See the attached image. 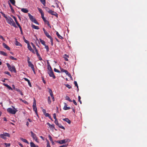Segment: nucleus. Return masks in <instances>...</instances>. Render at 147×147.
<instances>
[{"label":"nucleus","instance_id":"f3484780","mask_svg":"<svg viewBox=\"0 0 147 147\" xmlns=\"http://www.w3.org/2000/svg\"><path fill=\"white\" fill-rule=\"evenodd\" d=\"M21 11L24 13H27L28 11V10L26 8L22 9Z\"/></svg>","mask_w":147,"mask_h":147},{"label":"nucleus","instance_id":"052dcab7","mask_svg":"<svg viewBox=\"0 0 147 147\" xmlns=\"http://www.w3.org/2000/svg\"><path fill=\"white\" fill-rule=\"evenodd\" d=\"M60 69L61 70V71L62 72H64L66 70H65L63 69L60 68Z\"/></svg>","mask_w":147,"mask_h":147},{"label":"nucleus","instance_id":"774afa93","mask_svg":"<svg viewBox=\"0 0 147 147\" xmlns=\"http://www.w3.org/2000/svg\"><path fill=\"white\" fill-rule=\"evenodd\" d=\"M43 21L45 22V23H47L48 22V21L45 18L44 19H43Z\"/></svg>","mask_w":147,"mask_h":147},{"label":"nucleus","instance_id":"cd10ccee","mask_svg":"<svg viewBox=\"0 0 147 147\" xmlns=\"http://www.w3.org/2000/svg\"><path fill=\"white\" fill-rule=\"evenodd\" d=\"M40 1L42 3V4L44 6H45L46 2L45 0H40Z\"/></svg>","mask_w":147,"mask_h":147},{"label":"nucleus","instance_id":"c85d7f7f","mask_svg":"<svg viewBox=\"0 0 147 147\" xmlns=\"http://www.w3.org/2000/svg\"><path fill=\"white\" fill-rule=\"evenodd\" d=\"M48 137L49 138V139L50 140L52 143H53V140L52 139V137L50 135H49L48 136Z\"/></svg>","mask_w":147,"mask_h":147},{"label":"nucleus","instance_id":"bf43d9fd","mask_svg":"<svg viewBox=\"0 0 147 147\" xmlns=\"http://www.w3.org/2000/svg\"><path fill=\"white\" fill-rule=\"evenodd\" d=\"M53 118H54L55 119H56V115L55 113H54V114H53Z\"/></svg>","mask_w":147,"mask_h":147},{"label":"nucleus","instance_id":"79ce46f5","mask_svg":"<svg viewBox=\"0 0 147 147\" xmlns=\"http://www.w3.org/2000/svg\"><path fill=\"white\" fill-rule=\"evenodd\" d=\"M54 70L55 72H58V73L60 72V71L59 70H58L57 69H56L55 68L54 69Z\"/></svg>","mask_w":147,"mask_h":147},{"label":"nucleus","instance_id":"20e7f679","mask_svg":"<svg viewBox=\"0 0 147 147\" xmlns=\"http://www.w3.org/2000/svg\"><path fill=\"white\" fill-rule=\"evenodd\" d=\"M32 106L33 110L35 111L36 115L38 117V115L37 113V109L36 107V101L34 99V102Z\"/></svg>","mask_w":147,"mask_h":147},{"label":"nucleus","instance_id":"f03ea898","mask_svg":"<svg viewBox=\"0 0 147 147\" xmlns=\"http://www.w3.org/2000/svg\"><path fill=\"white\" fill-rule=\"evenodd\" d=\"M12 107L13 108V109L9 108L7 109V110L8 112L9 113L14 115L16 114V113L17 112L18 110L14 107L12 106Z\"/></svg>","mask_w":147,"mask_h":147},{"label":"nucleus","instance_id":"338daca9","mask_svg":"<svg viewBox=\"0 0 147 147\" xmlns=\"http://www.w3.org/2000/svg\"><path fill=\"white\" fill-rule=\"evenodd\" d=\"M73 102L74 103L75 105H77V103H76V102L75 100H73Z\"/></svg>","mask_w":147,"mask_h":147},{"label":"nucleus","instance_id":"aec40b11","mask_svg":"<svg viewBox=\"0 0 147 147\" xmlns=\"http://www.w3.org/2000/svg\"><path fill=\"white\" fill-rule=\"evenodd\" d=\"M3 85L5 86L6 87H7L8 88V89H9V90H13L12 88L10 86H9V85H8V84H3Z\"/></svg>","mask_w":147,"mask_h":147},{"label":"nucleus","instance_id":"b1692460","mask_svg":"<svg viewBox=\"0 0 147 147\" xmlns=\"http://www.w3.org/2000/svg\"><path fill=\"white\" fill-rule=\"evenodd\" d=\"M41 43L44 46L45 45H46L45 42L43 40H42L40 38L39 39Z\"/></svg>","mask_w":147,"mask_h":147},{"label":"nucleus","instance_id":"5701e85b","mask_svg":"<svg viewBox=\"0 0 147 147\" xmlns=\"http://www.w3.org/2000/svg\"><path fill=\"white\" fill-rule=\"evenodd\" d=\"M0 54L3 55L4 56H7V54L6 53L3 51H0Z\"/></svg>","mask_w":147,"mask_h":147},{"label":"nucleus","instance_id":"ddd939ff","mask_svg":"<svg viewBox=\"0 0 147 147\" xmlns=\"http://www.w3.org/2000/svg\"><path fill=\"white\" fill-rule=\"evenodd\" d=\"M70 109V108L69 107H67V104L66 103H65V105L63 109L64 110H67L69 109Z\"/></svg>","mask_w":147,"mask_h":147},{"label":"nucleus","instance_id":"9d476101","mask_svg":"<svg viewBox=\"0 0 147 147\" xmlns=\"http://www.w3.org/2000/svg\"><path fill=\"white\" fill-rule=\"evenodd\" d=\"M49 13L52 15L55 16L57 17H58L57 14L56 12L54 11L51 10L49 11Z\"/></svg>","mask_w":147,"mask_h":147},{"label":"nucleus","instance_id":"473e14b6","mask_svg":"<svg viewBox=\"0 0 147 147\" xmlns=\"http://www.w3.org/2000/svg\"><path fill=\"white\" fill-rule=\"evenodd\" d=\"M58 126L60 128H62L63 129H65V128L63 126L61 125V124H59L58 125Z\"/></svg>","mask_w":147,"mask_h":147},{"label":"nucleus","instance_id":"bb28decb","mask_svg":"<svg viewBox=\"0 0 147 147\" xmlns=\"http://www.w3.org/2000/svg\"><path fill=\"white\" fill-rule=\"evenodd\" d=\"M27 45H28V49L30 51L31 50H32V48L31 47V46H30L29 43L27 44Z\"/></svg>","mask_w":147,"mask_h":147},{"label":"nucleus","instance_id":"c756f323","mask_svg":"<svg viewBox=\"0 0 147 147\" xmlns=\"http://www.w3.org/2000/svg\"><path fill=\"white\" fill-rule=\"evenodd\" d=\"M37 9H38V11H39V12L41 13V14H42L44 13L41 9L39 7H38Z\"/></svg>","mask_w":147,"mask_h":147},{"label":"nucleus","instance_id":"4be33fe9","mask_svg":"<svg viewBox=\"0 0 147 147\" xmlns=\"http://www.w3.org/2000/svg\"><path fill=\"white\" fill-rule=\"evenodd\" d=\"M56 34L59 38L61 39H63V37L62 36H60V34H59L58 32H57L56 33Z\"/></svg>","mask_w":147,"mask_h":147},{"label":"nucleus","instance_id":"13d9d810","mask_svg":"<svg viewBox=\"0 0 147 147\" xmlns=\"http://www.w3.org/2000/svg\"><path fill=\"white\" fill-rule=\"evenodd\" d=\"M24 79V80L26 81H27L28 82H30V80H29L28 79L26 78H23Z\"/></svg>","mask_w":147,"mask_h":147},{"label":"nucleus","instance_id":"f257e3e1","mask_svg":"<svg viewBox=\"0 0 147 147\" xmlns=\"http://www.w3.org/2000/svg\"><path fill=\"white\" fill-rule=\"evenodd\" d=\"M7 22L10 25H12L15 28H17L16 24L13 20L10 17H5Z\"/></svg>","mask_w":147,"mask_h":147},{"label":"nucleus","instance_id":"6e6552de","mask_svg":"<svg viewBox=\"0 0 147 147\" xmlns=\"http://www.w3.org/2000/svg\"><path fill=\"white\" fill-rule=\"evenodd\" d=\"M28 63L29 67H30L31 68L32 71L34 72V73L35 74L34 68L33 65L31 61H29Z\"/></svg>","mask_w":147,"mask_h":147},{"label":"nucleus","instance_id":"2eb2a0df","mask_svg":"<svg viewBox=\"0 0 147 147\" xmlns=\"http://www.w3.org/2000/svg\"><path fill=\"white\" fill-rule=\"evenodd\" d=\"M20 139L23 142L26 143L28 144H29V142L26 139H24L22 138H20Z\"/></svg>","mask_w":147,"mask_h":147},{"label":"nucleus","instance_id":"4468645a","mask_svg":"<svg viewBox=\"0 0 147 147\" xmlns=\"http://www.w3.org/2000/svg\"><path fill=\"white\" fill-rule=\"evenodd\" d=\"M47 124L49 125L50 128H51L53 129L54 128V125H51L49 123H47Z\"/></svg>","mask_w":147,"mask_h":147},{"label":"nucleus","instance_id":"dca6fc26","mask_svg":"<svg viewBox=\"0 0 147 147\" xmlns=\"http://www.w3.org/2000/svg\"><path fill=\"white\" fill-rule=\"evenodd\" d=\"M15 45L16 46H22V45H21V44L17 41V39L16 38H15Z\"/></svg>","mask_w":147,"mask_h":147},{"label":"nucleus","instance_id":"ea45409f","mask_svg":"<svg viewBox=\"0 0 147 147\" xmlns=\"http://www.w3.org/2000/svg\"><path fill=\"white\" fill-rule=\"evenodd\" d=\"M65 85L66 86V87H67L69 89H70L71 88V86L70 85H69L68 84H65Z\"/></svg>","mask_w":147,"mask_h":147},{"label":"nucleus","instance_id":"c9c22d12","mask_svg":"<svg viewBox=\"0 0 147 147\" xmlns=\"http://www.w3.org/2000/svg\"><path fill=\"white\" fill-rule=\"evenodd\" d=\"M12 18H13V19H14V20L16 23V22H18L16 18L14 16H13V15H12Z\"/></svg>","mask_w":147,"mask_h":147},{"label":"nucleus","instance_id":"680f3d73","mask_svg":"<svg viewBox=\"0 0 147 147\" xmlns=\"http://www.w3.org/2000/svg\"><path fill=\"white\" fill-rule=\"evenodd\" d=\"M9 7H10L11 9V11H13V9L11 5V4L10 3H9Z\"/></svg>","mask_w":147,"mask_h":147},{"label":"nucleus","instance_id":"3c124183","mask_svg":"<svg viewBox=\"0 0 147 147\" xmlns=\"http://www.w3.org/2000/svg\"><path fill=\"white\" fill-rule=\"evenodd\" d=\"M35 23L37 25H39V24L38 23V22H37V21L36 20V19L34 20V21L33 22Z\"/></svg>","mask_w":147,"mask_h":147},{"label":"nucleus","instance_id":"f704fd0d","mask_svg":"<svg viewBox=\"0 0 147 147\" xmlns=\"http://www.w3.org/2000/svg\"><path fill=\"white\" fill-rule=\"evenodd\" d=\"M9 58L10 59H11L12 60H17V59L16 58L14 57H13L12 56H10L9 57Z\"/></svg>","mask_w":147,"mask_h":147},{"label":"nucleus","instance_id":"4c0bfd02","mask_svg":"<svg viewBox=\"0 0 147 147\" xmlns=\"http://www.w3.org/2000/svg\"><path fill=\"white\" fill-rule=\"evenodd\" d=\"M55 123L57 125H58L59 124V123H58V121L57 119H55Z\"/></svg>","mask_w":147,"mask_h":147},{"label":"nucleus","instance_id":"603ef678","mask_svg":"<svg viewBox=\"0 0 147 147\" xmlns=\"http://www.w3.org/2000/svg\"><path fill=\"white\" fill-rule=\"evenodd\" d=\"M46 117H48L50 115L48 113H46L44 115Z\"/></svg>","mask_w":147,"mask_h":147},{"label":"nucleus","instance_id":"a878e982","mask_svg":"<svg viewBox=\"0 0 147 147\" xmlns=\"http://www.w3.org/2000/svg\"><path fill=\"white\" fill-rule=\"evenodd\" d=\"M46 36L49 38H51V36L49 35L47 32L44 33Z\"/></svg>","mask_w":147,"mask_h":147},{"label":"nucleus","instance_id":"8fccbe9b","mask_svg":"<svg viewBox=\"0 0 147 147\" xmlns=\"http://www.w3.org/2000/svg\"><path fill=\"white\" fill-rule=\"evenodd\" d=\"M48 89L49 90V92L50 94H51V93L52 92V90H51V89H50V88H48Z\"/></svg>","mask_w":147,"mask_h":147},{"label":"nucleus","instance_id":"e2e57ef3","mask_svg":"<svg viewBox=\"0 0 147 147\" xmlns=\"http://www.w3.org/2000/svg\"><path fill=\"white\" fill-rule=\"evenodd\" d=\"M41 17L42 19H44L45 18L44 17V13H43L41 14Z\"/></svg>","mask_w":147,"mask_h":147},{"label":"nucleus","instance_id":"1a4fd4ad","mask_svg":"<svg viewBox=\"0 0 147 147\" xmlns=\"http://www.w3.org/2000/svg\"><path fill=\"white\" fill-rule=\"evenodd\" d=\"M48 73L50 77H53L54 79L55 78V77L53 74V72L52 70H49L48 72Z\"/></svg>","mask_w":147,"mask_h":147},{"label":"nucleus","instance_id":"39448f33","mask_svg":"<svg viewBox=\"0 0 147 147\" xmlns=\"http://www.w3.org/2000/svg\"><path fill=\"white\" fill-rule=\"evenodd\" d=\"M6 137H10V134L8 133H3V134L0 135V137L4 139H5Z\"/></svg>","mask_w":147,"mask_h":147},{"label":"nucleus","instance_id":"69168bd1","mask_svg":"<svg viewBox=\"0 0 147 147\" xmlns=\"http://www.w3.org/2000/svg\"><path fill=\"white\" fill-rule=\"evenodd\" d=\"M64 72L67 75H68L69 73V72H68V71L66 70Z\"/></svg>","mask_w":147,"mask_h":147},{"label":"nucleus","instance_id":"09e8293b","mask_svg":"<svg viewBox=\"0 0 147 147\" xmlns=\"http://www.w3.org/2000/svg\"><path fill=\"white\" fill-rule=\"evenodd\" d=\"M45 9L48 12H49V11L51 10L48 7H45Z\"/></svg>","mask_w":147,"mask_h":147},{"label":"nucleus","instance_id":"864d4df0","mask_svg":"<svg viewBox=\"0 0 147 147\" xmlns=\"http://www.w3.org/2000/svg\"><path fill=\"white\" fill-rule=\"evenodd\" d=\"M68 144L67 145H63L60 146L59 147H66L67 146Z\"/></svg>","mask_w":147,"mask_h":147},{"label":"nucleus","instance_id":"49530a36","mask_svg":"<svg viewBox=\"0 0 147 147\" xmlns=\"http://www.w3.org/2000/svg\"><path fill=\"white\" fill-rule=\"evenodd\" d=\"M16 24L18 25V27L20 29L22 28L21 26H20L19 24L18 23V22H16Z\"/></svg>","mask_w":147,"mask_h":147},{"label":"nucleus","instance_id":"7c9ffc66","mask_svg":"<svg viewBox=\"0 0 147 147\" xmlns=\"http://www.w3.org/2000/svg\"><path fill=\"white\" fill-rule=\"evenodd\" d=\"M48 103L49 104H50L51 102V98L50 96H48Z\"/></svg>","mask_w":147,"mask_h":147},{"label":"nucleus","instance_id":"a19ab883","mask_svg":"<svg viewBox=\"0 0 147 147\" xmlns=\"http://www.w3.org/2000/svg\"><path fill=\"white\" fill-rule=\"evenodd\" d=\"M31 44L32 45V46L33 48H34V49H36V47L35 46V45H34L33 43L32 42H31Z\"/></svg>","mask_w":147,"mask_h":147},{"label":"nucleus","instance_id":"a18cd8bd","mask_svg":"<svg viewBox=\"0 0 147 147\" xmlns=\"http://www.w3.org/2000/svg\"><path fill=\"white\" fill-rule=\"evenodd\" d=\"M16 24L18 25V27L20 29L22 28L21 26H20L19 24L18 23V22H16Z\"/></svg>","mask_w":147,"mask_h":147},{"label":"nucleus","instance_id":"0e129e2a","mask_svg":"<svg viewBox=\"0 0 147 147\" xmlns=\"http://www.w3.org/2000/svg\"><path fill=\"white\" fill-rule=\"evenodd\" d=\"M1 13L2 14V15L5 18V17H7L5 16V14L2 12H1Z\"/></svg>","mask_w":147,"mask_h":147},{"label":"nucleus","instance_id":"9b49d317","mask_svg":"<svg viewBox=\"0 0 147 147\" xmlns=\"http://www.w3.org/2000/svg\"><path fill=\"white\" fill-rule=\"evenodd\" d=\"M28 16L30 20L33 22L36 19L33 17V16L31 15L30 13H28Z\"/></svg>","mask_w":147,"mask_h":147},{"label":"nucleus","instance_id":"f8f14e48","mask_svg":"<svg viewBox=\"0 0 147 147\" xmlns=\"http://www.w3.org/2000/svg\"><path fill=\"white\" fill-rule=\"evenodd\" d=\"M3 46L5 48L7 49L8 50H10V48L5 43H3Z\"/></svg>","mask_w":147,"mask_h":147},{"label":"nucleus","instance_id":"412c9836","mask_svg":"<svg viewBox=\"0 0 147 147\" xmlns=\"http://www.w3.org/2000/svg\"><path fill=\"white\" fill-rule=\"evenodd\" d=\"M30 145L31 147H37L38 146L36 145L32 142H30Z\"/></svg>","mask_w":147,"mask_h":147},{"label":"nucleus","instance_id":"6e6d98bb","mask_svg":"<svg viewBox=\"0 0 147 147\" xmlns=\"http://www.w3.org/2000/svg\"><path fill=\"white\" fill-rule=\"evenodd\" d=\"M42 111L44 114V115L45 113H46V110L44 109H43L42 110Z\"/></svg>","mask_w":147,"mask_h":147},{"label":"nucleus","instance_id":"0eeeda50","mask_svg":"<svg viewBox=\"0 0 147 147\" xmlns=\"http://www.w3.org/2000/svg\"><path fill=\"white\" fill-rule=\"evenodd\" d=\"M70 140L69 139L63 140L57 142L60 144H64L67 142H69Z\"/></svg>","mask_w":147,"mask_h":147},{"label":"nucleus","instance_id":"7ed1b4c3","mask_svg":"<svg viewBox=\"0 0 147 147\" xmlns=\"http://www.w3.org/2000/svg\"><path fill=\"white\" fill-rule=\"evenodd\" d=\"M6 65L8 68L9 70L11 72H16V69L15 66L13 65L11 66L9 63H7Z\"/></svg>","mask_w":147,"mask_h":147},{"label":"nucleus","instance_id":"58836bf2","mask_svg":"<svg viewBox=\"0 0 147 147\" xmlns=\"http://www.w3.org/2000/svg\"><path fill=\"white\" fill-rule=\"evenodd\" d=\"M74 84L75 85V86L77 87V88H78V90H79L78 88V84L77 83V82L76 81H74Z\"/></svg>","mask_w":147,"mask_h":147},{"label":"nucleus","instance_id":"4d7b16f0","mask_svg":"<svg viewBox=\"0 0 147 147\" xmlns=\"http://www.w3.org/2000/svg\"><path fill=\"white\" fill-rule=\"evenodd\" d=\"M24 79V80L26 81H27L28 82H30V80H29L28 79L26 78H23Z\"/></svg>","mask_w":147,"mask_h":147},{"label":"nucleus","instance_id":"de8ad7c7","mask_svg":"<svg viewBox=\"0 0 147 147\" xmlns=\"http://www.w3.org/2000/svg\"><path fill=\"white\" fill-rule=\"evenodd\" d=\"M67 76H68L69 77L71 78V80H73V78H72L70 74H69Z\"/></svg>","mask_w":147,"mask_h":147},{"label":"nucleus","instance_id":"6ab92c4d","mask_svg":"<svg viewBox=\"0 0 147 147\" xmlns=\"http://www.w3.org/2000/svg\"><path fill=\"white\" fill-rule=\"evenodd\" d=\"M63 120L66 121L69 124L71 123V121L68 118L63 119Z\"/></svg>","mask_w":147,"mask_h":147},{"label":"nucleus","instance_id":"e433bc0d","mask_svg":"<svg viewBox=\"0 0 147 147\" xmlns=\"http://www.w3.org/2000/svg\"><path fill=\"white\" fill-rule=\"evenodd\" d=\"M4 144L6 147H9L10 146V143H4Z\"/></svg>","mask_w":147,"mask_h":147},{"label":"nucleus","instance_id":"5fc2aeb1","mask_svg":"<svg viewBox=\"0 0 147 147\" xmlns=\"http://www.w3.org/2000/svg\"><path fill=\"white\" fill-rule=\"evenodd\" d=\"M5 74H7L9 76H11V75L10 74L9 72L8 71H5Z\"/></svg>","mask_w":147,"mask_h":147},{"label":"nucleus","instance_id":"423d86ee","mask_svg":"<svg viewBox=\"0 0 147 147\" xmlns=\"http://www.w3.org/2000/svg\"><path fill=\"white\" fill-rule=\"evenodd\" d=\"M31 135V137H32L33 139L35 140V141L37 142H39L38 140V138L36 136V135L32 131H30Z\"/></svg>","mask_w":147,"mask_h":147},{"label":"nucleus","instance_id":"72a5a7b5","mask_svg":"<svg viewBox=\"0 0 147 147\" xmlns=\"http://www.w3.org/2000/svg\"><path fill=\"white\" fill-rule=\"evenodd\" d=\"M45 48L46 49L47 52L49 51V47L47 45H45Z\"/></svg>","mask_w":147,"mask_h":147},{"label":"nucleus","instance_id":"393cba45","mask_svg":"<svg viewBox=\"0 0 147 147\" xmlns=\"http://www.w3.org/2000/svg\"><path fill=\"white\" fill-rule=\"evenodd\" d=\"M65 99L66 100H68L70 102H72V101L70 98L68 96H66L65 97Z\"/></svg>","mask_w":147,"mask_h":147},{"label":"nucleus","instance_id":"2f4dec72","mask_svg":"<svg viewBox=\"0 0 147 147\" xmlns=\"http://www.w3.org/2000/svg\"><path fill=\"white\" fill-rule=\"evenodd\" d=\"M10 2L13 5H15V0H9Z\"/></svg>","mask_w":147,"mask_h":147},{"label":"nucleus","instance_id":"a211bd4d","mask_svg":"<svg viewBox=\"0 0 147 147\" xmlns=\"http://www.w3.org/2000/svg\"><path fill=\"white\" fill-rule=\"evenodd\" d=\"M32 27L35 29L38 30L39 29L38 26H36L33 24L32 25Z\"/></svg>","mask_w":147,"mask_h":147},{"label":"nucleus","instance_id":"37998d69","mask_svg":"<svg viewBox=\"0 0 147 147\" xmlns=\"http://www.w3.org/2000/svg\"><path fill=\"white\" fill-rule=\"evenodd\" d=\"M24 40L25 42L27 44L29 43L28 41L26 40L25 38H24Z\"/></svg>","mask_w":147,"mask_h":147},{"label":"nucleus","instance_id":"c03bdc74","mask_svg":"<svg viewBox=\"0 0 147 147\" xmlns=\"http://www.w3.org/2000/svg\"><path fill=\"white\" fill-rule=\"evenodd\" d=\"M47 147L50 146L49 142L48 140H47Z\"/></svg>","mask_w":147,"mask_h":147}]
</instances>
